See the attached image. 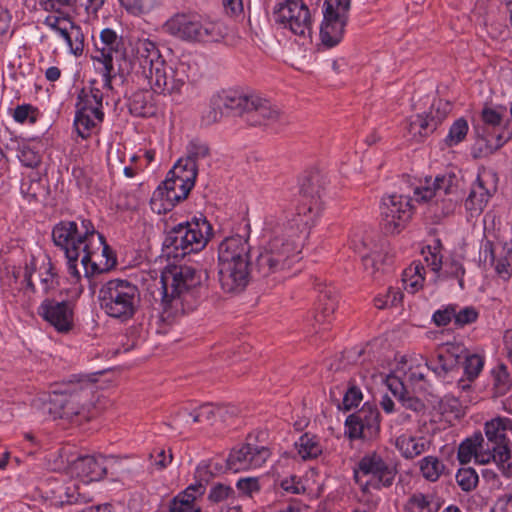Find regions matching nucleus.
Segmentation results:
<instances>
[{"label":"nucleus","instance_id":"nucleus-5","mask_svg":"<svg viewBox=\"0 0 512 512\" xmlns=\"http://www.w3.org/2000/svg\"><path fill=\"white\" fill-rule=\"evenodd\" d=\"M506 107L485 105L473 130L477 139L473 156L480 158L492 155L512 139V123L506 118Z\"/></svg>","mask_w":512,"mask_h":512},{"label":"nucleus","instance_id":"nucleus-26","mask_svg":"<svg viewBox=\"0 0 512 512\" xmlns=\"http://www.w3.org/2000/svg\"><path fill=\"white\" fill-rule=\"evenodd\" d=\"M472 457L480 464H488L493 461L494 454H491L489 448L485 447L481 433H475L465 439L458 448V460L461 463H469Z\"/></svg>","mask_w":512,"mask_h":512},{"label":"nucleus","instance_id":"nucleus-15","mask_svg":"<svg viewBox=\"0 0 512 512\" xmlns=\"http://www.w3.org/2000/svg\"><path fill=\"white\" fill-rule=\"evenodd\" d=\"M324 20L320 29L322 43L327 47L337 45L348 20L350 0H325Z\"/></svg>","mask_w":512,"mask_h":512},{"label":"nucleus","instance_id":"nucleus-7","mask_svg":"<svg viewBox=\"0 0 512 512\" xmlns=\"http://www.w3.org/2000/svg\"><path fill=\"white\" fill-rule=\"evenodd\" d=\"M165 33L186 42L209 43L218 41L223 33L218 23L197 12H179L163 25Z\"/></svg>","mask_w":512,"mask_h":512},{"label":"nucleus","instance_id":"nucleus-3","mask_svg":"<svg viewBox=\"0 0 512 512\" xmlns=\"http://www.w3.org/2000/svg\"><path fill=\"white\" fill-rule=\"evenodd\" d=\"M131 69L136 76L147 81L156 93H179L187 76L183 65L172 67L166 64L155 43L149 39H137L132 44Z\"/></svg>","mask_w":512,"mask_h":512},{"label":"nucleus","instance_id":"nucleus-12","mask_svg":"<svg viewBox=\"0 0 512 512\" xmlns=\"http://www.w3.org/2000/svg\"><path fill=\"white\" fill-rule=\"evenodd\" d=\"M408 195L393 193L381 199V226L386 234H399L410 222L413 206Z\"/></svg>","mask_w":512,"mask_h":512},{"label":"nucleus","instance_id":"nucleus-8","mask_svg":"<svg viewBox=\"0 0 512 512\" xmlns=\"http://www.w3.org/2000/svg\"><path fill=\"white\" fill-rule=\"evenodd\" d=\"M212 235V226L204 217L174 226L166 235L163 246L173 257H185L201 251Z\"/></svg>","mask_w":512,"mask_h":512},{"label":"nucleus","instance_id":"nucleus-38","mask_svg":"<svg viewBox=\"0 0 512 512\" xmlns=\"http://www.w3.org/2000/svg\"><path fill=\"white\" fill-rule=\"evenodd\" d=\"M355 250L361 255L364 269L373 276L382 266V253L379 251H371L367 248L364 241L360 242V246H355Z\"/></svg>","mask_w":512,"mask_h":512},{"label":"nucleus","instance_id":"nucleus-25","mask_svg":"<svg viewBox=\"0 0 512 512\" xmlns=\"http://www.w3.org/2000/svg\"><path fill=\"white\" fill-rule=\"evenodd\" d=\"M76 109L75 130L81 138L87 139L96 124L103 121L104 112L90 98L83 97V90L78 94Z\"/></svg>","mask_w":512,"mask_h":512},{"label":"nucleus","instance_id":"nucleus-60","mask_svg":"<svg viewBox=\"0 0 512 512\" xmlns=\"http://www.w3.org/2000/svg\"><path fill=\"white\" fill-rule=\"evenodd\" d=\"M445 272L452 277L458 278L459 286L463 288L465 269L459 261L452 260L449 264H446Z\"/></svg>","mask_w":512,"mask_h":512},{"label":"nucleus","instance_id":"nucleus-51","mask_svg":"<svg viewBox=\"0 0 512 512\" xmlns=\"http://www.w3.org/2000/svg\"><path fill=\"white\" fill-rule=\"evenodd\" d=\"M363 399V394L358 386L354 383L349 382L347 389L344 392L342 409L349 411L354 407H357Z\"/></svg>","mask_w":512,"mask_h":512},{"label":"nucleus","instance_id":"nucleus-43","mask_svg":"<svg viewBox=\"0 0 512 512\" xmlns=\"http://www.w3.org/2000/svg\"><path fill=\"white\" fill-rule=\"evenodd\" d=\"M438 504L434 501L433 496L422 493L413 494L408 501V509L410 512H437Z\"/></svg>","mask_w":512,"mask_h":512},{"label":"nucleus","instance_id":"nucleus-55","mask_svg":"<svg viewBox=\"0 0 512 512\" xmlns=\"http://www.w3.org/2000/svg\"><path fill=\"white\" fill-rule=\"evenodd\" d=\"M18 158L24 166L29 168H35L41 163L39 153L28 146H23L19 150Z\"/></svg>","mask_w":512,"mask_h":512},{"label":"nucleus","instance_id":"nucleus-57","mask_svg":"<svg viewBox=\"0 0 512 512\" xmlns=\"http://www.w3.org/2000/svg\"><path fill=\"white\" fill-rule=\"evenodd\" d=\"M236 487L240 492L247 496H251L254 492H258L260 490L258 479L254 477L239 479L236 483Z\"/></svg>","mask_w":512,"mask_h":512},{"label":"nucleus","instance_id":"nucleus-44","mask_svg":"<svg viewBox=\"0 0 512 512\" xmlns=\"http://www.w3.org/2000/svg\"><path fill=\"white\" fill-rule=\"evenodd\" d=\"M493 390L495 396L505 395L512 386L510 375L505 365H500L492 371Z\"/></svg>","mask_w":512,"mask_h":512},{"label":"nucleus","instance_id":"nucleus-37","mask_svg":"<svg viewBox=\"0 0 512 512\" xmlns=\"http://www.w3.org/2000/svg\"><path fill=\"white\" fill-rule=\"evenodd\" d=\"M425 272V267L421 262H413L403 271L402 281L405 289L410 293H415L422 288Z\"/></svg>","mask_w":512,"mask_h":512},{"label":"nucleus","instance_id":"nucleus-47","mask_svg":"<svg viewBox=\"0 0 512 512\" xmlns=\"http://www.w3.org/2000/svg\"><path fill=\"white\" fill-rule=\"evenodd\" d=\"M235 498V490L231 486L222 483H217L212 486L208 495V500L215 504L225 501H230V503H233Z\"/></svg>","mask_w":512,"mask_h":512},{"label":"nucleus","instance_id":"nucleus-52","mask_svg":"<svg viewBox=\"0 0 512 512\" xmlns=\"http://www.w3.org/2000/svg\"><path fill=\"white\" fill-rule=\"evenodd\" d=\"M478 316V311L472 306L457 311V305H455L454 325L458 328H462L476 322Z\"/></svg>","mask_w":512,"mask_h":512},{"label":"nucleus","instance_id":"nucleus-45","mask_svg":"<svg viewBox=\"0 0 512 512\" xmlns=\"http://www.w3.org/2000/svg\"><path fill=\"white\" fill-rule=\"evenodd\" d=\"M484 252H489L491 265L494 266L495 272L503 280H508L512 276V268L507 257L495 258L493 245L487 241L484 245Z\"/></svg>","mask_w":512,"mask_h":512},{"label":"nucleus","instance_id":"nucleus-34","mask_svg":"<svg viewBox=\"0 0 512 512\" xmlns=\"http://www.w3.org/2000/svg\"><path fill=\"white\" fill-rule=\"evenodd\" d=\"M197 174L198 166L196 164H192L189 160L180 158L168 172L167 176H170L193 188Z\"/></svg>","mask_w":512,"mask_h":512},{"label":"nucleus","instance_id":"nucleus-16","mask_svg":"<svg viewBox=\"0 0 512 512\" xmlns=\"http://www.w3.org/2000/svg\"><path fill=\"white\" fill-rule=\"evenodd\" d=\"M499 177L493 169L482 168L465 200V208L471 215H479L498 188Z\"/></svg>","mask_w":512,"mask_h":512},{"label":"nucleus","instance_id":"nucleus-36","mask_svg":"<svg viewBox=\"0 0 512 512\" xmlns=\"http://www.w3.org/2000/svg\"><path fill=\"white\" fill-rule=\"evenodd\" d=\"M225 115H228V113L224 108L219 92H216L210 97L208 107L202 113L201 123L204 126H211L220 122Z\"/></svg>","mask_w":512,"mask_h":512},{"label":"nucleus","instance_id":"nucleus-1","mask_svg":"<svg viewBox=\"0 0 512 512\" xmlns=\"http://www.w3.org/2000/svg\"><path fill=\"white\" fill-rule=\"evenodd\" d=\"M320 175L311 174L301 186L302 200L296 212H281L266 220L271 238L256 258V271L261 276L284 272L299 261V254L310 229L322 209Z\"/></svg>","mask_w":512,"mask_h":512},{"label":"nucleus","instance_id":"nucleus-14","mask_svg":"<svg viewBox=\"0 0 512 512\" xmlns=\"http://www.w3.org/2000/svg\"><path fill=\"white\" fill-rule=\"evenodd\" d=\"M273 20L295 35L310 36L312 29L311 14L302 0H286L279 3L273 11Z\"/></svg>","mask_w":512,"mask_h":512},{"label":"nucleus","instance_id":"nucleus-9","mask_svg":"<svg viewBox=\"0 0 512 512\" xmlns=\"http://www.w3.org/2000/svg\"><path fill=\"white\" fill-rule=\"evenodd\" d=\"M200 273L191 266L174 265L165 268L160 277L161 305L164 311L176 308L201 284Z\"/></svg>","mask_w":512,"mask_h":512},{"label":"nucleus","instance_id":"nucleus-24","mask_svg":"<svg viewBox=\"0 0 512 512\" xmlns=\"http://www.w3.org/2000/svg\"><path fill=\"white\" fill-rule=\"evenodd\" d=\"M253 273L262 277L256 271V263L253 269H250V266L218 264V281L221 289L226 293L237 294L244 291Z\"/></svg>","mask_w":512,"mask_h":512},{"label":"nucleus","instance_id":"nucleus-56","mask_svg":"<svg viewBox=\"0 0 512 512\" xmlns=\"http://www.w3.org/2000/svg\"><path fill=\"white\" fill-rule=\"evenodd\" d=\"M455 316V305H448L434 312L432 319L437 326L448 325Z\"/></svg>","mask_w":512,"mask_h":512},{"label":"nucleus","instance_id":"nucleus-11","mask_svg":"<svg viewBox=\"0 0 512 512\" xmlns=\"http://www.w3.org/2000/svg\"><path fill=\"white\" fill-rule=\"evenodd\" d=\"M360 474L370 477L365 483L363 491L368 486L376 490L383 487H390L397 475V468L391 460L383 458L377 452L365 454L358 462L354 470V477L357 482L360 481Z\"/></svg>","mask_w":512,"mask_h":512},{"label":"nucleus","instance_id":"nucleus-31","mask_svg":"<svg viewBox=\"0 0 512 512\" xmlns=\"http://www.w3.org/2000/svg\"><path fill=\"white\" fill-rule=\"evenodd\" d=\"M337 305L338 296L333 288L325 287L320 290L314 314L315 322L319 324L329 323Z\"/></svg>","mask_w":512,"mask_h":512},{"label":"nucleus","instance_id":"nucleus-2","mask_svg":"<svg viewBox=\"0 0 512 512\" xmlns=\"http://www.w3.org/2000/svg\"><path fill=\"white\" fill-rule=\"evenodd\" d=\"M99 239L89 219H81L80 224L77 221H61L53 227V243L64 252L67 271L73 282H78L82 276L78 268L79 259L86 277L104 270L93 261V256L101 246Z\"/></svg>","mask_w":512,"mask_h":512},{"label":"nucleus","instance_id":"nucleus-61","mask_svg":"<svg viewBox=\"0 0 512 512\" xmlns=\"http://www.w3.org/2000/svg\"><path fill=\"white\" fill-rule=\"evenodd\" d=\"M97 236L100 238L99 241L101 242V246H100V249L96 253L101 251L102 255L104 257H106L107 261H106V265H105L106 267L104 269L107 270L116 263V260L113 257L112 251H111L110 247L107 245L104 236L102 234H100L99 232H97Z\"/></svg>","mask_w":512,"mask_h":512},{"label":"nucleus","instance_id":"nucleus-23","mask_svg":"<svg viewBox=\"0 0 512 512\" xmlns=\"http://www.w3.org/2000/svg\"><path fill=\"white\" fill-rule=\"evenodd\" d=\"M250 250L248 238L241 235L227 237L218 246V264L250 266Z\"/></svg>","mask_w":512,"mask_h":512},{"label":"nucleus","instance_id":"nucleus-13","mask_svg":"<svg viewBox=\"0 0 512 512\" xmlns=\"http://www.w3.org/2000/svg\"><path fill=\"white\" fill-rule=\"evenodd\" d=\"M96 55L93 59L103 64V86L111 89L115 75L114 59H122L125 55L124 42L113 29L105 28L100 32L99 41L94 43Z\"/></svg>","mask_w":512,"mask_h":512},{"label":"nucleus","instance_id":"nucleus-48","mask_svg":"<svg viewBox=\"0 0 512 512\" xmlns=\"http://www.w3.org/2000/svg\"><path fill=\"white\" fill-rule=\"evenodd\" d=\"M119 2L132 15L149 13L158 4L157 0H119Z\"/></svg>","mask_w":512,"mask_h":512},{"label":"nucleus","instance_id":"nucleus-20","mask_svg":"<svg viewBox=\"0 0 512 512\" xmlns=\"http://www.w3.org/2000/svg\"><path fill=\"white\" fill-rule=\"evenodd\" d=\"M449 112L450 104L438 100L431 105L429 112L418 114L410 121L408 131L414 138H417V141H420L433 133Z\"/></svg>","mask_w":512,"mask_h":512},{"label":"nucleus","instance_id":"nucleus-41","mask_svg":"<svg viewBox=\"0 0 512 512\" xmlns=\"http://www.w3.org/2000/svg\"><path fill=\"white\" fill-rule=\"evenodd\" d=\"M469 125L465 118L460 117L450 126L449 132L444 139L447 147H454L461 143L467 136Z\"/></svg>","mask_w":512,"mask_h":512},{"label":"nucleus","instance_id":"nucleus-39","mask_svg":"<svg viewBox=\"0 0 512 512\" xmlns=\"http://www.w3.org/2000/svg\"><path fill=\"white\" fill-rule=\"evenodd\" d=\"M150 95L147 91H136L128 100V108L132 115L136 117H146L152 114Z\"/></svg>","mask_w":512,"mask_h":512},{"label":"nucleus","instance_id":"nucleus-35","mask_svg":"<svg viewBox=\"0 0 512 512\" xmlns=\"http://www.w3.org/2000/svg\"><path fill=\"white\" fill-rule=\"evenodd\" d=\"M298 454L303 460L314 459L322 454L320 439L313 434L305 433L295 442Z\"/></svg>","mask_w":512,"mask_h":512},{"label":"nucleus","instance_id":"nucleus-59","mask_svg":"<svg viewBox=\"0 0 512 512\" xmlns=\"http://www.w3.org/2000/svg\"><path fill=\"white\" fill-rule=\"evenodd\" d=\"M96 83L95 80L91 81V86L87 89V88H83V97H88L90 98L93 103L100 109L102 110L103 108V105H102V101H103V93L102 91L97 88V87H94V84Z\"/></svg>","mask_w":512,"mask_h":512},{"label":"nucleus","instance_id":"nucleus-32","mask_svg":"<svg viewBox=\"0 0 512 512\" xmlns=\"http://www.w3.org/2000/svg\"><path fill=\"white\" fill-rule=\"evenodd\" d=\"M218 92L227 113L233 112L235 115L244 119L249 105L250 95H246L240 91L232 89L221 90Z\"/></svg>","mask_w":512,"mask_h":512},{"label":"nucleus","instance_id":"nucleus-28","mask_svg":"<svg viewBox=\"0 0 512 512\" xmlns=\"http://www.w3.org/2000/svg\"><path fill=\"white\" fill-rule=\"evenodd\" d=\"M205 493V486L201 483L191 484L184 491L177 494L169 503V512H201L197 499Z\"/></svg>","mask_w":512,"mask_h":512},{"label":"nucleus","instance_id":"nucleus-53","mask_svg":"<svg viewBox=\"0 0 512 512\" xmlns=\"http://www.w3.org/2000/svg\"><path fill=\"white\" fill-rule=\"evenodd\" d=\"M68 22L71 25L72 39H71L70 43H67V44L70 48V51L74 55H76V56L81 55L83 53V49H84V34L79 26L75 25L73 22H71L69 20H68Z\"/></svg>","mask_w":512,"mask_h":512},{"label":"nucleus","instance_id":"nucleus-40","mask_svg":"<svg viewBox=\"0 0 512 512\" xmlns=\"http://www.w3.org/2000/svg\"><path fill=\"white\" fill-rule=\"evenodd\" d=\"M40 272V288L44 294H49L50 292L56 290L59 285V275L56 271V268L51 263V261H48L47 263L43 264L41 267Z\"/></svg>","mask_w":512,"mask_h":512},{"label":"nucleus","instance_id":"nucleus-27","mask_svg":"<svg viewBox=\"0 0 512 512\" xmlns=\"http://www.w3.org/2000/svg\"><path fill=\"white\" fill-rule=\"evenodd\" d=\"M458 179L454 174L447 173L436 176L432 184L427 180L426 186L417 187L414 190L416 201H430L434 197H443L451 194L457 187Z\"/></svg>","mask_w":512,"mask_h":512},{"label":"nucleus","instance_id":"nucleus-33","mask_svg":"<svg viewBox=\"0 0 512 512\" xmlns=\"http://www.w3.org/2000/svg\"><path fill=\"white\" fill-rule=\"evenodd\" d=\"M430 442L424 437L401 435L396 439V447L406 459H413L429 449Z\"/></svg>","mask_w":512,"mask_h":512},{"label":"nucleus","instance_id":"nucleus-18","mask_svg":"<svg viewBox=\"0 0 512 512\" xmlns=\"http://www.w3.org/2000/svg\"><path fill=\"white\" fill-rule=\"evenodd\" d=\"M244 121L250 126L287 125L289 120L276 106L257 95H250Z\"/></svg>","mask_w":512,"mask_h":512},{"label":"nucleus","instance_id":"nucleus-17","mask_svg":"<svg viewBox=\"0 0 512 512\" xmlns=\"http://www.w3.org/2000/svg\"><path fill=\"white\" fill-rule=\"evenodd\" d=\"M345 425L350 439L371 440L380 431V413L375 405L365 403L361 409L346 418Z\"/></svg>","mask_w":512,"mask_h":512},{"label":"nucleus","instance_id":"nucleus-49","mask_svg":"<svg viewBox=\"0 0 512 512\" xmlns=\"http://www.w3.org/2000/svg\"><path fill=\"white\" fill-rule=\"evenodd\" d=\"M484 366V360L477 354H467L464 356L463 369L469 382L475 380Z\"/></svg>","mask_w":512,"mask_h":512},{"label":"nucleus","instance_id":"nucleus-6","mask_svg":"<svg viewBox=\"0 0 512 512\" xmlns=\"http://www.w3.org/2000/svg\"><path fill=\"white\" fill-rule=\"evenodd\" d=\"M101 310L121 323L133 319L141 306L138 286L126 279L115 278L104 283L98 292Z\"/></svg>","mask_w":512,"mask_h":512},{"label":"nucleus","instance_id":"nucleus-19","mask_svg":"<svg viewBox=\"0 0 512 512\" xmlns=\"http://www.w3.org/2000/svg\"><path fill=\"white\" fill-rule=\"evenodd\" d=\"M191 189L190 186L167 176L152 195V209H157L158 213L170 211L176 204L188 197Z\"/></svg>","mask_w":512,"mask_h":512},{"label":"nucleus","instance_id":"nucleus-29","mask_svg":"<svg viewBox=\"0 0 512 512\" xmlns=\"http://www.w3.org/2000/svg\"><path fill=\"white\" fill-rule=\"evenodd\" d=\"M106 458L104 456L86 455L73 462L72 469L79 476L90 481H98L107 473Z\"/></svg>","mask_w":512,"mask_h":512},{"label":"nucleus","instance_id":"nucleus-64","mask_svg":"<svg viewBox=\"0 0 512 512\" xmlns=\"http://www.w3.org/2000/svg\"><path fill=\"white\" fill-rule=\"evenodd\" d=\"M33 111V107L29 104L18 105L13 112V118L18 123H24Z\"/></svg>","mask_w":512,"mask_h":512},{"label":"nucleus","instance_id":"nucleus-54","mask_svg":"<svg viewBox=\"0 0 512 512\" xmlns=\"http://www.w3.org/2000/svg\"><path fill=\"white\" fill-rule=\"evenodd\" d=\"M460 356H454L452 354H439L437 357V365L432 369L438 373H447L454 369V366L459 363Z\"/></svg>","mask_w":512,"mask_h":512},{"label":"nucleus","instance_id":"nucleus-50","mask_svg":"<svg viewBox=\"0 0 512 512\" xmlns=\"http://www.w3.org/2000/svg\"><path fill=\"white\" fill-rule=\"evenodd\" d=\"M456 481L463 491L469 492L476 488L479 478L474 469L461 468L456 474Z\"/></svg>","mask_w":512,"mask_h":512},{"label":"nucleus","instance_id":"nucleus-30","mask_svg":"<svg viewBox=\"0 0 512 512\" xmlns=\"http://www.w3.org/2000/svg\"><path fill=\"white\" fill-rule=\"evenodd\" d=\"M387 385L393 396L404 409L410 410L415 414H422L425 412L426 405L424 402L407 391L404 388L403 383L397 377H388Z\"/></svg>","mask_w":512,"mask_h":512},{"label":"nucleus","instance_id":"nucleus-22","mask_svg":"<svg viewBox=\"0 0 512 512\" xmlns=\"http://www.w3.org/2000/svg\"><path fill=\"white\" fill-rule=\"evenodd\" d=\"M270 456L265 446L244 444L232 449L227 458V468L234 472L261 467Z\"/></svg>","mask_w":512,"mask_h":512},{"label":"nucleus","instance_id":"nucleus-10","mask_svg":"<svg viewBox=\"0 0 512 512\" xmlns=\"http://www.w3.org/2000/svg\"><path fill=\"white\" fill-rule=\"evenodd\" d=\"M512 432V420L506 417H496L485 424V447L494 454L495 462L504 473L512 468V453L509 448L508 433Z\"/></svg>","mask_w":512,"mask_h":512},{"label":"nucleus","instance_id":"nucleus-42","mask_svg":"<svg viewBox=\"0 0 512 512\" xmlns=\"http://www.w3.org/2000/svg\"><path fill=\"white\" fill-rule=\"evenodd\" d=\"M444 469L445 465L435 456H426L420 461V471L429 481H437Z\"/></svg>","mask_w":512,"mask_h":512},{"label":"nucleus","instance_id":"nucleus-4","mask_svg":"<svg viewBox=\"0 0 512 512\" xmlns=\"http://www.w3.org/2000/svg\"><path fill=\"white\" fill-rule=\"evenodd\" d=\"M96 401L95 384L79 381L61 391L51 393L44 408L53 419H65L81 424L95 417Z\"/></svg>","mask_w":512,"mask_h":512},{"label":"nucleus","instance_id":"nucleus-63","mask_svg":"<svg viewBox=\"0 0 512 512\" xmlns=\"http://www.w3.org/2000/svg\"><path fill=\"white\" fill-rule=\"evenodd\" d=\"M424 259L427 266L430 267L433 272L437 273L441 269L442 257L438 253L432 252L430 247L428 248V254L425 255Z\"/></svg>","mask_w":512,"mask_h":512},{"label":"nucleus","instance_id":"nucleus-46","mask_svg":"<svg viewBox=\"0 0 512 512\" xmlns=\"http://www.w3.org/2000/svg\"><path fill=\"white\" fill-rule=\"evenodd\" d=\"M210 155V149L208 145L199 140L194 139L189 142L186 150V156L182 159L189 160L192 164H196L197 162L209 157Z\"/></svg>","mask_w":512,"mask_h":512},{"label":"nucleus","instance_id":"nucleus-62","mask_svg":"<svg viewBox=\"0 0 512 512\" xmlns=\"http://www.w3.org/2000/svg\"><path fill=\"white\" fill-rule=\"evenodd\" d=\"M493 512H512V494L500 496L493 506Z\"/></svg>","mask_w":512,"mask_h":512},{"label":"nucleus","instance_id":"nucleus-21","mask_svg":"<svg viewBox=\"0 0 512 512\" xmlns=\"http://www.w3.org/2000/svg\"><path fill=\"white\" fill-rule=\"evenodd\" d=\"M38 314L58 332H68L73 327V305L70 301L46 298L38 307Z\"/></svg>","mask_w":512,"mask_h":512},{"label":"nucleus","instance_id":"nucleus-58","mask_svg":"<svg viewBox=\"0 0 512 512\" xmlns=\"http://www.w3.org/2000/svg\"><path fill=\"white\" fill-rule=\"evenodd\" d=\"M213 476L212 461H202L198 464L196 468V477L199 480L198 483L209 482Z\"/></svg>","mask_w":512,"mask_h":512}]
</instances>
